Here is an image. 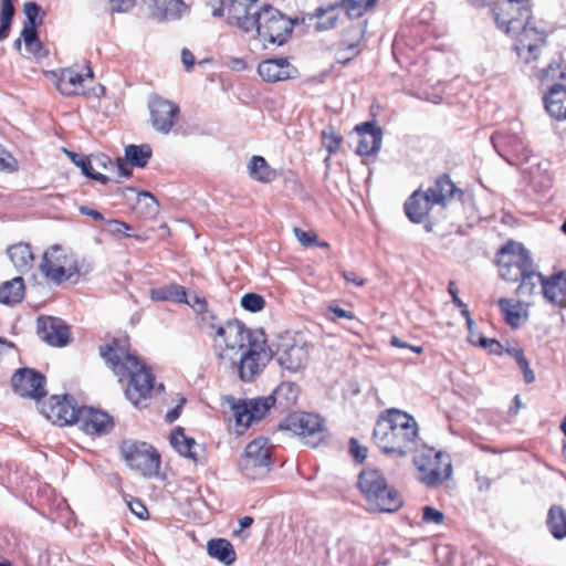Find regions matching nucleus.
Wrapping results in <instances>:
<instances>
[{
    "instance_id": "f257e3e1",
    "label": "nucleus",
    "mask_w": 566,
    "mask_h": 566,
    "mask_svg": "<svg viewBox=\"0 0 566 566\" xmlns=\"http://www.w3.org/2000/svg\"><path fill=\"white\" fill-rule=\"evenodd\" d=\"M99 355L120 382L128 380L125 395L133 405L138 406L143 400H146L154 389L158 392L164 391L163 384L155 387L153 373L130 350L127 338H113L101 345Z\"/></svg>"
},
{
    "instance_id": "f03ea898",
    "label": "nucleus",
    "mask_w": 566,
    "mask_h": 566,
    "mask_svg": "<svg viewBox=\"0 0 566 566\" xmlns=\"http://www.w3.org/2000/svg\"><path fill=\"white\" fill-rule=\"evenodd\" d=\"M373 439L385 454L406 458L418 448L419 428L412 416L390 409L379 416L373 431Z\"/></svg>"
},
{
    "instance_id": "7ed1b4c3",
    "label": "nucleus",
    "mask_w": 566,
    "mask_h": 566,
    "mask_svg": "<svg viewBox=\"0 0 566 566\" xmlns=\"http://www.w3.org/2000/svg\"><path fill=\"white\" fill-rule=\"evenodd\" d=\"M358 488L371 512L394 513L403 504L400 493L387 483L380 470H363L358 476Z\"/></svg>"
},
{
    "instance_id": "20e7f679",
    "label": "nucleus",
    "mask_w": 566,
    "mask_h": 566,
    "mask_svg": "<svg viewBox=\"0 0 566 566\" xmlns=\"http://www.w3.org/2000/svg\"><path fill=\"white\" fill-rule=\"evenodd\" d=\"M273 447L266 438H256L249 442L240 457L238 465L241 473L250 480L265 478L273 467Z\"/></svg>"
},
{
    "instance_id": "39448f33",
    "label": "nucleus",
    "mask_w": 566,
    "mask_h": 566,
    "mask_svg": "<svg viewBox=\"0 0 566 566\" xmlns=\"http://www.w3.org/2000/svg\"><path fill=\"white\" fill-rule=\"evenodd\" d=\"M501 279L518 282L521 275L534 264L531 252L518 242L509 241L496 253Z\"/></svg>"
},
{
    "instance_id": "423d86ee",
    "label": "nucleus",
    "mask_w": 566,
    "mask_h": 566,
    "mask_svg": "<svg viewBox=\"0 0 566 566\" xmlns=\"http://www.w3.org/2000/svg\"><path fill=\"white\" fill-rule=\"evenodd\" d=\"M253 31L263 41L283 45L293 31V22L272 6H264Z\"/></svg>"
},
{
    "instance_id": "0eeeda50",
    "label": "nucleus",
    "mask_w": 566,
    "mask_h": 566,
    "mask_svg": "<svg viewBox=\"0 0 566 566\" xmlns=\"http://www.w3.org/2000/svg\"><path fill=\"white\" fill-rule=\"evenodd\" d=\"M497 28L506 34L515 33L531 21L533 11L530 0H497L492 7Z\"/></svg>"
},
{
    "instance_id": "6e6552de",
    "label": "nucleus",
    "mask_w": 566,
    "mask_h": 566,
    "mask_svg": "<svg viewBox=\"0 0 566 566\" xmlns=\"http://www.w3.org/2000/svg\"><path fill=\"white\" fill-rule=\"evenodd\" d=\"M40 271L49 281L61 284L78 274L76 260L61 245L49 248L40 263Z\"/></svg>"
},
{
    "instance_id": "1a4fd4ad",
    "label": "nucleus",
    "mask_w": 566,
    "mask_h": 566,
    "mask_svg": "<svg viewBox=\"0 0 566 566\" xmlns=\"http://www.w3.org/2000/svg\"><path fill=\"white\" fill-rule=\"evenodd\" d=\"M120 453L127 465L145 478L158 474L160 468V455L150 444L139 441H124L120 446Z\"/></svg>"
},
{
    "instance_id": "9d476101",
    "label": "nucleus",
    "mask_w": 566,
    "mask_h": 566,
    "mask_svg": "<svg viewBox=\"0 0 566 566\" xmlns=\"http://www.w3.org/2000/svg\"><path fill=\"white\" fill-rule=\"evenodd\" d=\"M413 463L420 473L419 481L429 488L440 485L452 473L449 454L433 449L415 457Z\"/></svg>"
},
{
    "instance_id": "9b49d317",
    "label": "nucleus",
    "mask_w": 566,
    "mask_h": 566,
    "mask_svg": "<svg viewBox=\"0 0 566 566\" xmlns=\"http://www.w3.org/2000/svg\"><path fill=\"white\" fill-rule=\"evenodd\" d=\"M273 358L272 350L268 347L265 339H256L250 347L240 352V358L234 365L238 369L240 380L253 381L262 374L266 365Z\"/></svg>"
},
{
    "instance_id": "f8f14e48",
    "label": "nucleus",
    "mask_w": 566,
    "mask_h": 566,
    "mask_svg": "<svg viewBox=\"0 0 566 566\" xmlns=\"http://www.w3.org/2000/svg\"><path fill=\"white\" fill-rule=\"evenodd\" d=\"M280 428L301 437L304 443L312 448L317 447L326 437L322 418L314 413L290 415Z\"/></svg>"
},
{
    "instance_id": "ddd939ff",
    "label": "nucleus",
    "mask_w": 566,
    "mask_h": 566,
    "mask_svg": "<svg viewBox=\"0 0 566 566\" xmlns=\"http://www.w3.org/2000/svg\"><path fill=\"white\" fill-rule=\"evenodd\" d=\"M555 30L556 27L553 24L533 25L528 21L517 32L511 33L516 36L515 50L518 57L525 63L535 61L538 56L539 48L545 43L547 35Z\"/></svg>"
},
{
    "instance_id": "4468645a",
    "label": "nucleus",
    "mask_w": 566,
    "mask_h": 566,
    "mask_svg": "<svg viewBox=\"0 0 566 566\" xmlns=\"http://www.w3.org/2000/svg\"><path fill=\"white\" fill-rule=\"evenodd\" d=\"M235 419V426L247 429L253 422L262 420L275 405V396L256 397L251 399H230Z\"/></svg>"
},
{
    "instance_id": "2eb2a0df",
    "label": "nucleus",
    "mask_w": 566,
    "mask_h": 566,
    "mask_svg": "<svg viewBox=\"0 0 566 566\" xmlns=\"http://www.w3.org/2000/svg\"><path fill=\"white\" fill-rule=\"evenodd\" d=\"M41 413L53 423L60 426L75 424L81 407H77L75 399L70 395H53L48 401L40 402Z\"/></svg>"
},
{
    "instance_id": "dca6fc26",
    "label": "nucleus",
    "mask_w": 566,
    "mask_h": 566,
    "mask_svg": "<svg viewBox=\"0 0 566 566\" xmlns=\"http://www.w3.org/2000/svg\"><path fill=\"white\" fill-rule=\"evenodd\" d=\"M45 382L43 374L28 367L18 369L11 378V386L17 395L32 398L38 403L46 396Z\"/></svg>"
},
{
    "instance_id": "f3484780",
    "label": "nucleus",
    "mask_w": 566,
    "mask_h": 566,
    "mask_svg": "<svg viewBox=\"0 0 566 566\" xmlns=\"http://www.w3.org/2000/svg\"><path fill=\"white\" fill-rule=\"evenodd\" d=\"M279 365L292 373L304 369L308 361V346L305 342L285 339L276 350Z\"/></svg>"
},
{
    "instance_id": "a211bd4d",
    "label": "nucleus",
    "mask_w": 566,
    "mask_h": 566,
    "mask_svg": "<svg viewBox=\"0 0 566 566\" xmlns=\"http://www.w3.org/2000/svg\"><path fill=\"white\" fill-rule=\"evenodd\" d=\"M261 9L258 0H231L228 6V23L245 33L252 32Z\"/></svg>"
},
{
    "instance_id": "6ab92c4d",
    "label": "nucleus",
    "mask_w": 566,
    "mask_h": 566,
    "mask_svg": "<svg viewBox=\"0 0 566 566\" xmlns=\"http://www.w3.org/2000/svg\"><path fill=\"white\" fill-rule=\"evenodd\" d=\"M149 112L153 127L161 134H168L174 127L180 109L174 102L154 95L149 101Z\"/></svg>"
},
{
    "instance_id": "aec40b11",
    "label": "nucleus",
    "mask_w": 566,
    "mask_h": 566,
    "mask_svg": "<svg viewBox=\"0 0 566 566\" xmlns=\"http://www.w3.org/2000/svg\"><path fill=\"white\" fill-rule=\"evenodd\" d=\"M492 144L497 153L511 165L527 161L531 151L523 138L515 134L497 133L492 136Z\"/></svg>"
},
{
    "instance_id": "412c9836",
    "label": "nucleus",
    "mask_w": 566,
    "mask_h": 566,
    "mask_svg": "<svg viewBox=\"0 0 566 566\" xmlns=\"http://www.w3.org/2000/svg\"><path fill=\"white\" fill-rule=\"evenodd\" d=\"M39 337L51 346L63 347L70 342V329L61 319L52 316H41L36 321Z\"/></svg>"
},
{
    "instance_id": "4be33fe9",
    "label": "nucleus",
    "mask_w": 566,
    "mask_h": 566,
    "mask_svg": "<svg viewBox=\"0 0 566 566\" xmlns=\"http://www.w3.org/2000/svg\"><path fill=\"white\" fill-rule=\"evenodd\" d=\"M75 424L85 433L101 436L107 433L114 426L108 413L91 408L81 407Z\"/></svg>"
},
{
    "instance_id": "5701e85b",
    "label": "nucleus",
    "mask_w": 566,
    "mask_h": 566,
    "mask_svg": "<svg viewBox=\"0 0 566 566\" xmlns=\"http://www.w3.org/2000/svg\"><path fill=\"white\" fill-rule=\"evenodd\" d=\"M258 73L263 81L269 83L295 78L298 71L286 57H276L262 61L258 66Z\"/></svg>"
},
{
    "instance_id": "b1692460",
    "label": "nucleus",
    "mask_w": 566,
    "mask_h": 566,
    "mask_svg": "<svg viewBox=\"0 0 566 566\" xmlns=\"http://www.w3.org/2000/svg\"><path fill=\"white\" fill-rule=\"evenodd\" d=\"M541 293L545 301L558 308L566 307V272L560 270L545 276Z\"/></svg>"
},
{
    "instance_id": "393cba45",
    "label": "nucleus",
    "mask_w": 566,
    "mask_h": 566,
    "mask_svg": "<svg viewBox=\"0 0 566 566\" xmlns=\"http://www.w3.org/2000/svg\"><path fill=\"white\" fill-rule=\"evenodd\" d=\"M379 0H339L327 7H318L315 12V18H322L325 12L333 11L334 9H343L349 19H359L366 13L373 11Z\"/></svg>"
},
{
    "instance_id": "a878e982",
    "label": "nucleus",
    "mask_w": 566,
    "mask_h": 566,
    "mask_svg": "<svg viewBox=\"0 0 566 566\" xmlns=\"http://www.w3.org/2000/svg\"><path fill=\"white\" fill-rule=\"evenodd\" d=\"M256 339H265L264 334H254L251 329L240 321L228 322V347L229 349L238 348L242 352L250 347V344Z\"/></svg>"
},
{
    "instance_id": "bb28decb",
    "label": "nucleus",
    "mask_w": 566,
    "mask_h": 566,
    "mask_svg": "<svg viewBox=\"0 0 566 566\" xmlns=\"http://www.w3.org/2000/svg\"><path fill=\"white\" fill-rule=\"evenodd\" d=\"M566 86L562 83L553 84L544 95V106L549 116L556 120L566 119Z\"/></svg>"
},
{
    "instance_id": "cd10ccee",
    "label": "nucleus",
    "mask_w": 566,
    "mask_h": 566,
    "mask_svg": "<svg viewBox=\"0 0 566 566\" xmlns=\"http://www.w3.org/2000/svg\"><path fill=\"white\" fill-rule=\"evenodd\" d=\"M426 192L433 203L441 206H446L447 201L454 198L457 195L459 197L463 195L462 190L452 182L450 176L447 174L439 176Z\"/></svg>"
},
{
    "instance_id": "c85d7f7f",
    "label": "nucleus",
    "mask_w": 566,
    "mask_h": 566,
    "mask_svg": "<svg viewBox=\"0 0 566 566\" xmlns=\"http://www.w3.org/2000/svg\"><path fill=\"white\" fill-rule=\"evenodd\" d=\"M434 205L427 192L416 190L405 203V212L413 223L422 222L429 213L431 206Z\"/></svg>"
},
{
    "instance_id": "c756f323",
    "label": "nucleus",
    "mask_w": 566,
    "mask_h": 566,
    "mask_svg": "<svg viewBox=\"0 0 566 566\" xmlns=\"http://www.w3.org/2000/svg\"><path fill=\"white\" fill-rule=\"evenodd\" d=\"M7 253L19 272L25 273L32 269L34 254L30 244L23 242L13 244L8 248Z\"/></svg>"
},
{
    "instance_id": "7c9ffc66",
    "label": "nucleus",
    "mask_w": 566,
    "mask_h": 566,
    "mask_svg": "<svg viewBox=\"0 0 566 566\" xmlns=\"http://www.w3.org/2000/svg\"><path fill=\"white\" fill-rule=\"evenodd\" d=\"M25 285L21 276H17L0 285V303L4 305H14L24 297Z\"/></svg>"
},
{
    "instance_id": "2f4dec72",
    "label": "nucleus",
    "mask_w": 566,
    "mask_h": 566,
    "mask_svg": "<svg viewBox=\"0 0 566 566\" xmlns=\"http://www.w3.org/2000/svg\"><path fill=\"white\" fill-rule=\"evenodd\" d=\"M545 275L535 270V264L530 266L520 277V284L516 289V294L522 297H531L535 294L538 285L542 287Z\"/></svg>"
},
{
    "instance_id": "473e14b6",
    "label": "nucleus",
    "mask_w": 566,
    "mask_h": 566,
    "mask_svg": "<svg viewBox=\"0 0 566 566\" xmlns=\"http://www.w3.org/2000/svg\"><path fill=\"white\" fill-rule=\"evenodd\" d=\"M208 554L224 565H232L237 554L233 545L226 538H213L207 544Z\"/></svg>"
},
{
    "instance_id": "72a5a7b5",
    "label": "nucleus",
    "mask_w": 566,
    "mask_h": 566,
    "mask_svg": "<svg viewBox=\"0 0 566 566\" xmlns=\"http://www.w3.org/2000/svg\"><path fill=\"white\" fill-rule=\"evenodd\" d=\"M170 443L180 455L198 462L197 453L192 450V448L197 444L196 440L193 438L187 437L181 427H177L172 430L170 436Z\"/></svg>"
},
{
    "instance_id": "f704fd0d",
    "label": "nucleus",
    "mask_w": 566,
    "mask_h": 566,
    "mask_svg": "<svg viewBox=\"0 0 566 566\" xmlns=\"http://www.w3.org/2000/svg\"><path fill=\"white\" fill-rule=\"evenodd\" d=\"M186 10L182 0H154L153 14L165 20L179 19Z\"/></svg>"
},
{
    "instance_id": "c9c22d12",
    "label": "nucleus",
    "mask_w": 566,
    "mask_h": 566,
    "mask_svg": "<svg viewBox=\"0 0 566 566\" xmlns=\"http://www.w3.org/2000/svg\"><path fill=\"white\" fill-rule=\"evenodd\" d=\"M84 82V75L73 69H64L57 80V90L63 95H75Z\"/></svg>"
},
{
    "instance_id": "e433bc0d",
    "label": "nucleus",
    "mask_w": 566,
    "mask_h": 566,
    "mask_svg": "<svg viewBox=\"0 0 566 566\" xmlns=\"http://www.w3.org/2000/svg\"><path fill=\"white\" fill-rule=\"evenodd\" d=\"M248 170L252 179L263 184L271 182L276 177L275 170L262 156H253L248 165Z\"/></svg>"
},
{
    "instance_id": "4c0bfd02",
    "label": "nucleus",
    "mask_w": 566,
    "mask_h": 566,
    "mask_svg": "<svg viewBox=\"0 0 566 566\" xmlns=\"http://www.w3.org/2000/svg\"><path fill=\"white\" fill-rule=\"evenodd\" d=\"M546 525L555 538L566 537V512L562 506L553 505L549 509Z\"/></svg>"
},
{
    "instance_id": "58836bf2",
    "label": "nucleus",
    "mask_w": 566,
    "mask_h": 566,
    "mask_svg": "<svg viewBox=\"0 0 566 566\" xmlns=\"http://www.w3.org/2000/svg\"><path fill=\"white\" fill-rule=\"evenodd\" d=\"M65 154L69 156L72 163L81 169L82 174L85 177L91 178L102 185H106L109 181V178L106 175H103L93 169V167L91 166V155L87 157H83L74 151H69L66 149Z\"/></svg>"
},
{
    "instance_id": "ea45409f",
    "label": "nucleus",
    "mask_w": 566,
    "mask_h": 566,
    "mask_svg": "<svg viewBox=\"0 0 566 566\" xmlns=\"http://www.w3.org/2000/svg\"><path fill=\"white\" fill-rule=\"evenodd\" d=\"M150 297L154 301H174L177 303L187 302L186 289L179 284H169L163 287L153 289Z\"/></svg>"
},
{
    "instance_id": "a19ab883",
    "label": "nucleus",
    "mask_w": 566,
    "mask_h": 566,
    "mask_svg": "<svg viewBox=\"0 0 566 566\" xmlns=\"http://www.w3.org/2000/svg\"><path fill=\"white\" fill-rule=\"evenodd\" d=\"M153 156L151 147L147 144L134 145L125 147V157L128 163L138 168H144Z\"/></svg>"
},
{
    "instance_id": "79ce46f5",
    "label": "nucleus",
    "mask_w": 566,
    "mask_h": 566,
    "mask_svg": "<svg viewBox=\"0 0 566 566\" xmlns=\"http://www.w3.org/2000/svg\"><path fill=\"white\" fill-rule=\"evenodd\" d=\"M497 304L505 322L513 328L518 327L522 318L521 302L511 298H500Z\"/></svg>"
},
{
    "instance_id": "37998d69",
    "label": "nucleus",
    "mask_w": 566,
    "mask_h": 566,
    "mask_svg": "<svg viewBox=\"0 0 566 566\" xmlns=\"http://www.w3.org/2000/svg\"><path fill=\"white\" fill-rule=\"evenodd\" d=\"M137 195V210L145 219H153L159 213V202L148 191H139Z\"/></svg>"
},
{
    "instance_id": "c03bdc74",
    "label": "nucleus",
    "mask_w": 566,
    "mask_h": 566,
    "mask_svg": "<svg viewBox=\"0 0 566 566\" xmlns=\"http://www.w3.org/2000/svg\"><path fill=\"white\" fill-rule=\"evenodd\" d=\"M359 142L357 145V154L360 156H371L376 154L380 147L382 142V135L379 134H369V135H358Z\"/></svg>"
},
{
    "instance_id": "a18cd8bd",
    "label": "nucleus",
    "mask_w": 566,
    "mask_h": 566,
    "mask_svg": "<svg viewBox=\"0 0 566 566\" xmlns=\"http://www.w3.org/2000/svg\"><path fill=\"white\" fill-rule=\"evenodd\" d=\"M13 0H1L0 10V41L9 36L12 19L14 17Z\"/></svg>"
},
{
    "instance_id": "49530a36",
    "label": "nucleus",
    "mask_w": 566,
    "mask_h": 566,
    "mask_svg": "<svg viewBox=\"0 0 566 566\" xmlns=\"http://www.w3.org/2000/svg\"><path fill=\"white\" fill-rule=\"evenodd\" d=\"M297 387L293 382L280 384L270 396H275V402L280 405L295 403L297 399Z\"/></svg>"
},
{
    "instance_id": "de8ad7c7",
    "label": "nucleus",
    "mask_w": 566,
    "mask_h": 566,
    "mask_svg": "<svg viewBox=\"0 0 566 566\" xmlns=\"http://www.w3.org/2000/svg\"><path fill=\"white\" fill-rule=\"evenodd\" d=\"M322 144L328 154H335L339 150L343 137L336 133L333 126H327L321 133Z\"/></svg>"
},
{
    "instance_id": "09e8293b",
    "label": "nucleus",
    "mask_w": 566,
    "mask_h": 566,
    "mask_svg": "<svg viewBox=\"0 0 566 566\" xmlns=\"http://www.w3.org/2000/svg\"><path fill=\"white\" fill-rule=\"evenodd\" d=\"M23 11L25 14V21L23 27H38L42 22V17L44 12L42 8L36 2H27L23 6Z\"/></svg>"
},
{
    "instance_id": "8fccbe9b",
    "label": "nucleus",
    "mask_w": 566,
    "mask_h": 566,
    "mask_svg": "<svg viewBox=\"0 0 566 566\" xmlns=\"http://www.w3.org/2000/svg\"><path fill=\"white\" fill-rule=\"evenodd\" d=\"M241 306L251 313H258L265 307V300L256 293H247L241 297Z\"/></svg>"
},
{
    "instance_id": "3c124183",
    "label": "nucleus",
    "mask_w": 566,
    "mask_h": 566,
    "mask_svg": "<svg viewBox=\"0 0 566 566\" xmlns=\"http://www.w3.org/2000/svg\"><path fill=\"white\" fill-rule=\"evenodd\" d=\"M337 10L338 9H334L333 11L325 12L322 18H317L318 21L315 24V30L327 31L334 29L338 19V14L336 13Z\"/></svg>"
},
{
    "instance_id": "603ef678",
    "label": "nucleus",
    "mask_w": 566,
    "mask_h": 566,
    "mask_svg": "<svg viewBox=\"0 0 566 566\" xmlns=\"http://www.w3.org/2000/svg\"><path fill=\"white\" fill-rule=\"evenodd\" d=\"M130 230V226L124 221L111 219L106 220V231L113 235L130 237L126 231Z\"/></svg>"
},
{
    "instance_id": "864d4df0",
    "label": "nucleus",
    "mask_w": 566,
    "mask_h": 566,
    "mask_svg": "<svg viewBox=\"0 0 566 566\" xmlns=\"http://www.w3.org/2000/svg\"><path fill=\"white\" fill-rule=\"evenodd\" d=\"M556 77H558V78L566 77V69H563L560 64H556V65L549 64L546 69H543L542 76H541L543 82H547L551 80L553 81Z\"/></svg>"
},
{
    "instance_id": "5fc2aeb1",
    "label": "nucleus",
    "mask_w": 566,
    "mask_h": 566,
    "mask_svg": "<svg viewBox=\"0 0 566 566\" xmlns=\"http://www.w3.org/2000/svg\"><path fill=\"white\" fill-rule=\"evenodd\" d=\"M349 452L358 463H363L367 458L368 449L361 446L357 439L350 438Z\"/></svg>"
},
{
    "instance_id": "6e6d98bb",
    "label": "nucleus",
    "mask_w": 566,
    "mask_h": 566,
    "mask_svg": "<svg viewBox=\"0 0 566 566\" xmlns=\"http://www.w3.org/2000/svg\"><path fill=\"white\" fill-rule=\"evenodd\" d=\"M478 344L488 349L490 354L501 355L503 352L502 344L495 338H488L485 336L479 335Z\"/></svg>"
},
{
    "instance_id": "4d7b16f0",
    "label": "nucleus",
    "mask_w": 566,
    "mask_h": 566,
    "mask_svg": "<svg viewBox=\"0 0 566 566\" xmlns=\"http://www.w3.org/2000/svg\"><path fill=\"white\" fill-rule=\"evenodd\" d=\"M444 515L441 511L433 509L432 506H424L422 509V521L426 523L442 524Z\"/></svg>"
},
{
    "instance_id": "13d9d810",
    "label": "nucleus",
    "mask_w": 566,
    "mask_h": 566,
    "mask_svg": "<svg viewBox=\"0 0 566 566\" xmlns=\"http://www.w3.org/2000/svg\"><path fill=\"white\" fill-rule=\"evenodd\" d=\"M17 159L8 151L0 153V171L14 172L18 170Z\"/></svg>"
},
{
    "instance_id": "bf43d9fd",
    "label": "nucleus",
    "mask_w": 566,
    "mask_h": 566,
    "mask_svg": "<svg viewBox=\"0 0 566 566\" xmlns=\"http://www.w3.org/2000/svg\"><path fill=\"white\" fill-rule=\"evenodd\" d=\"M91 166L98 169L107 170L109 168H114L115 165L111 157L105 154H92L91 155Z\"/></svg>"
},
{
    "instance_id": "052dcab7",
    "label": "nucleus",
    "mask_w": 566,
    "mask_h": 566,
    "mask_svg": "<svg viewBox=\"0 0 566 566\" xmlns=\"http://www.w3.org/2000/svg\"><path fill=\"white\" fill-rule=\"evenodd\" d=\"M358 135L379 134L382 135V129L377 125L375 120L365 122L355 127Z\"/></svg>"
},
{
    "instance_id": "680f3d73",
    "label": "nucleus",
    "mask_w": 566,
    "mask_h": 566,
    "mask_svg": "<svg viewBox=\"0 0 566 566\" xmlns=\"http://www.w3.org/2000/svg\"><path fill=\"white\" fill-rule=\"evenodd\" d=\"M112 12H127L136 4V0H108Z\"/></svg>"
},
{
    "instance_id": "e2e57ef3",
    "label": "nucleus",
    "mask_w": 566,
    "mask_h": 566,
    "mask_svg": "<svg viewBox=\"0 0 566 566\" xmlns=\"http://www.w3.org/2000/svg\"><path fill=\"white\" fill-rule=\"evenodd\" d=\"M294 233L297 238V240L302 243L304 247H311L317 241V235L314 232H307L300 228H294Z\"/></svg>"
},
{
    "instance_id": "0e129e2a",
    "label": "nucleus",
    "mask_w": 566,
    "mask_h": 566,
    "mask_svg": "<svg viewBox=\"0 0 566 566\" xmlns=\"http://www.w3.org/2000/svg\"><path fill=\"white\" fill-rule=\"evenodd\" d=\"M21 38L25 44V48H31V44L35 43L39 39L35 27H23Z\"/></svg>"
},
{
    "instance_id": "69168bd1",
    "label": "nucleus",
    "mask_w": 566,
    "mask_h": 566,
    "mask_svg": "<svg viewBox=\"0 0 566 566\" xmlns=\"http://www.w3.org/2000/svg\"><path fill=\"white\" fill-rule=\"evenodd\" d=\"M186 303L192 306L198 313H203L208 308L207 301L198 295H193L191 301L187 300Z\"/></svg>"
},
{
    "instance_id": "338daca9",
    "label": "nucleus",
    "mask_w": 566,
    "mask_h": 566,
    "mask_svg": "<svg viewBox=\"0 0 566 566\" xmlns=\"http://www.w3.org/2000/svg\"><path fill=\"white\" fill-rule=\"evenodd\" d=\"M129 509L139 518H144L148 514L146 506L139 500L129 502Z\"/></svg>"
},
{
    "instance_id": "774afa93",
    "label": "nucleus",
    "mask_w": 566,
    "mask_h": 566,
    "mask_svg": "<svg viewBox=\"0 0 566 566\" xmlns=\"http://www.w3.org/2000/svg\"><path fill=\"white\" fill-rule=\"evenodd\" d=\"M181 61H182V64L185 65V69L187 71H190L192 69V66L195 65L196 59L190 50H188L187 48H184L181 51Z\"/></svg>"
}]
</instances>
